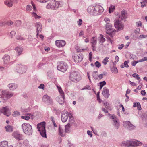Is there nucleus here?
Returning a JSON list of instances; mask_svg holds the SVG:
<instances>
[{"instance_id": "1", "label": "nucleus", "mask_w": 147, "mask_h": 147, "mask_svg": "<svg viewBox=\"0 0 147 147\" xmlns=\"http://www.w3.org/2000/svg\"><path fill=\"white\" fill-rule=\"evenodd\" d=\"M47 5L46 8L48 9L55 10L59 6L60 4L55 0H50Z\"/></svg>"}, {"instance_id": "2", "label": "nucleus", "mask_w": 147, "mask_h": 147, "mask_svg": "<svg viewBox=\"0 0 147 147\" xmlns=\"http://www.w3.org/2000/svg\"><path fill=\"white\" fill-rule=\"evenodd\" d=\"M37 128L41 135L43 137H46V132L45 129V123L44 122H41L37 125Z\"/></svg>"}, {"instance_id": "3", "label": "nucleus", "mask_w": 147, "mask_h": 147, "mask_svg": "<svg viewBox=\"0 0 147 147\" xmlns=\"http://www.w3.org/2000/svg\"><path fill=\"white\" fill-rule=\"evenodd\" d=\"M22 128L24 132L26 134L30 135L32 132L31 125L28 123H24L22 125Z\"/></svg>"}, {"instance_id": "4", "label": "nucleus", "mask_w": 147, "mask_h": 147, "mask_svg": "<svg viewBox=\"0 0 147 147\" xmlns=\"http://www.w3.org/2000/svg\"><path fill=\"white\" fill-rule=\"evenodd\" d=\"M69 78L72 81L75 82L79 81L81 79L80 74L78 72L75 71L71 72Z\"/></svg>"}, {"instance_id": "5", "label": "nucleus", "mask_w": 147, "mask_h": 147, "mask_svg": "<svg viewBox=\"0 0 147 147\" xmlns=\"http://www.w3.org/2000/svg\"><path fill=\"white\" fill-rule=\"evenodd\" d=\"M141 143L136 140H132L127 141L126 142H124L122 144L123 146H135L140 145Z\"/></svg>"}, {"instance_id": "6", "label": "nucleus", "mask_w": 147, "mask_h": 147, "mask_svg": "<svg viewBox=\"0 0 147 147\" xmlns=\"http://www.w3.org/2000/svg\"><path fill=\"white\" fill-rule=\"evenodd\" d=\"M114 26L115 28L117 29V31L121 30L123 29V24L119 20H116L115 21Z\"/></svg>"}, {"instance_id": "7", "label": "nucleus", "mask_w": 147, "mask_h": 147, "mask_svg": "<svg viewBox=\"0 0 147 147\" xmlns=\"http://www.w3.org/2000/svg\"><path fill=\"white\" fill-rule=\"evenodd\" d=\"M67 67L68 66L67 63L63 62H61L60 64L57 67L58 70L63 72L66 71Z\"/></svg>"}, {"instance_id": "8", "label": "nucleus", "mask_w": 147, "mask_h": 147, "mask_svg": "<svg viewBox=\"0 0 147 147\" xmlns=\"http://www.w3.org/2000/svg\"><path fill=\"white\" fill-rule=\"evenodd\" d=\"M97 39L96 37H93L91 39L90 43L92 47L93 50L95 51L96 48V45L97 43Z\"/></svg>"}, {"instance_id": "9", "label": "nucleus", "mask_w": 147, "mask_h": 147, "mask_svg": "<svg viewBox=\"0 0 147 147\" xmlns=\"http://www.w3.org/2000/svg\"><path fill=\"white\" fill-rule=\"evenodd\" d=\"M12 136L14 138L18 140H20L23 139V135L18 132H14L12 134Z\"/></svg>"}, {"instance_id": "10", "label": "nucleus", "mask_w": 147, "mask_h": 147, "mask_svg": "<svg viewBox=\"0 0 147 147\" xmlns=\"http://www.w3.org/2000/svg\"><path fill=\"white\" fill-rule=\"evenodd\" d=\"M123 125L124 127L127 128L130 130L134 129L135 128V127L131 124L129 121L124 122L123 123Z\"/></svg>"}, {"instance_id": "11", "label": "nucleus", "mask_w": 147, "mask_h": 147, "mask_svg": "<svg viewBox=\"0 0 147 147\" xmlns=\"http://www.w3.org/2000/svg\"><path fill=\"white\" fill-rule=\"evenodd\" d=\"M95 11L96 12V15L100 14L103 12L104 9L102 6L99 5H96L94 7Z\"/></svg>"}, {"instance_id": "12", "label": "nucleus", "mask_w": 147, "mask_h": 147, "mask_svg": "<svg viewBox=\"0 0 147 147\" xmlns=\"http://www.w3.org/2000/svg\"><path fill=\"white\" fill-rule=\"evenodd\" d=\"M42 99L43 101L45 102L48 103L49 104H52L53 103L52 99L47 95H44Z\"/></svg>"}, {"instance_id": "13", "label": "nucleus", "mask_w": 147, "mask_h": 147, "mask_svg": "<svg viewBox=\"0 0 147 147\" xmlns=\"http://www.w3.org/2000/svg\"><path fill=\"white\" fill-rule=\"evenodd\" d=\"M16 69L17 71L20 73H23L26 71V69L21 64H18L16 66Z\"/></svg>"}, {"instance_id": "14", "label": "nucleus", "mask_w": 147, "mask_h": 147, "mask_svg": "<svg viewBox=\"0 0 147 147\" xmlns=\"http://www.w3.org/2000/svg\"><path fill=\"white\" fill-rule=\"evenodd\" d=\"M3 59L4 61V63L5 65L9 64L10 61V57L8 55H5L3 57Z\"/></svg>"}, {"instance_id": "15", "label": "nucleus", "mask_w": 147, "mask_h": 147, "mask_svg": "<svg viewBox=\"0 0 147 147\" xmlns=\"http://www.w3.org/2000/svg\"><path fill=\"white\" fill-rule=\"evenodd\" d=\"M9 108L7 106L3 107L1 111L4 115L9 116L11 114V113L9 111Z\"/></svg>"}, {"instance_id": "16", "label": "nucleus", "mask_w": 147, "mask_h": 147, "mask_svg": "<svg viewBox=\"0 0 147 147\" xmlns=\"http://www.w3.org/2000/svg\"><path fill=\"white\" fill-rule=\"evenodd\" d=\"M87 11L90 14L94 15H96V12L95 11L94 7L90 6L87 9Z\"/></svg>"}, {"instance_id": "17", "label": "nucleus", "mask_w": 147, "mask_h": 147, "mask_svg": "<svg viewBox=\"0 0 147 147\" xmlns=\"http://www.w3.org/2000/svg\"><path fill=\"white\" fill-rule=\"evenodd\" d=\"M73 59L74 61L78 63L80 62L82 59L83 57L82 55L80 54L79 55H75L73 56Z\"/></svg>"}, {"instance_id": "18", "label": "nucleus", "mask_w": 147, "mask_h": 147, "mask_svg": "<svg viewBox=\"0 0 147 147\" xmlns=\"http://www.w3.org/2000/svg\"><path fill=\"white\" fill-rule=\"evenodd\" d=\"M66 44L65 42L63 40H57L56 41V45L57 46L59 47H61L65 45Z\"/></svg>"}, {"instance_id": "19", "label": "nucleus", "mask_w": 147, "mask_h": 147, "mask_svg": "<svg viewBox=\"0 0 147 147\" xmlns=\"http://www.w3.org/2000/svg\"><path fill=\"white\" fill-rule=\"evenodd\" d=\"M68 117V113L67 112H63L61 115V120L63 122H66Z\"/></svg>"}, {"instance_id": "20", "label": "nucleus", "mask_w": 147, "mask_h": 147, "mask_svg": "<svg viewBox=\"0 0 147 147\" xmlns=\"http://www.w3.org/2000/svg\"><path fill=\"white\" fill-rule=\"evenodd\" d=\"M64 96H59L57 98V100L59 104L63 105L65 102Z\"/></svg>"}, {"instance_id": "21", "label": "nucleus", "mask_w": 147, "mask_h": 147, "mask_svg": "<svg viewBox=\"0 0 147 147\" xmlns=\"http://www.w3.org/2000/svg\"><path fill=\"white\" fill-rule=\"evenodd\" d=\"M103 90L102 92L103 95L106 98H108L109 96V90L105 87L103 88Z\"/></svg>"}, {"instance_id": "22", "label": "nucleus", "mask_w": 147, "mask_h": 147, "mask_svg": "<svg viewBox=\"0 0 147 147\" xmlns=\"http://www.w3.org/2000/svg\"><path fill=\"white\" fill-rule=\"evenodd\" d=\"M36 27H37V34L36 36L37 37H38V36L39 35V33L41 32L42 29V25L41 23L40 22H37L36 23Z\"/></svg>"}, {"instance_id": "23", "label": "nucleus", "mask_w": 147, "mask_h": 147, "mask_svg": "<svg viewBox=\"0 0 147 147\" xmlns=\"http://www.w3.org/2000/svg\"><path fill=\"white\" fill-rule=\"evenodd\" d=\"M0 147H13L12 145H8V142L7 141H3L0 142Z\"/></svg>"}, {"instance_id": "24", "label": "nucleus", "mask_w": 147, "mask_h": 147, "mask_svg": "<svg viewBox=\"0 0 147 147\" xmlns=\"http://www.w3.org/2000/svg\"><path fill=\"white\" fill-rule=\"evenodd\" d=\"M112 119H113V121L115 123V126L117 128H118V127L119 126V121L118 119L115 117V116H113Z\"/></svg>"}, {"instance_id": "25", "label": "nucleus", "mask_w": 147, "mask_h": 147, "mask_svg": "<svg viewBox=\"0 0 147 147\" xmlns=\"http://www.w3.org/2000/svg\"><path fill=\"white\" fill-rule=\"evenodd\" d=\"M112 25L111 24H106L105 26V28L106 30V32L107 33L109 31L112 30Z\"/></svg>"}, {"instance_id": "26", "label": "nucleus", "mask_w": 147, "mask_h": 147, "mask_svg": "<svg viewBox=\"0 0 147 147\" xmlns=\"http://www.w3.org/2000/svg\"><path fill=\"white\" fill-rule=\"evenodd\" d=\"M127 12L123 10L121 12V15L120 17L122 19H124L126 18L127 17Z\"/></svg>"}, {"instance_id": "27", "label": "nucleus", "mask_w": 147, "mask_h": 147, "mask_svg": "<svg viewBox=\"0 0 147 147\" xmlns=\"http://www.w3.org/2000/svg\"><path fill=\"white\" fill-rule=\"evenodd\" d=\"M6 92L5 98L7 99H9L13 96V93L6 90Z\"/></svg>"}, {"instance_id": "28", "label": "nucleus", "mask_w": 147, "mask_h": 147, "mask_svg": "<svg viewBox=\"0 0 147 147\" xmlns=\"http://www.w3.org/2000/svg\"><path fill=\"white\" fill-rule=\"evenodd\" d=\"M6 131L7 132H11L13 131V127L12 126L8 125L5 127Z\"/></svg>"}, {"instance_id": "29", "label": "nucleus", "mask_w": 147, "mask_h": 147, "mask_svg": "<svg viewBox=\"0 0 147 147\" xmlns=\"http://www.w3.org/2000/svg\"><path fill=\"white\" fill-rule=\"evenodd\" d=\"M105 40V39L103 37V36L102 34H100L99 37H98V41L99 43L100 44L103 43Z\"/></svg>"}, {"instance_id": "30", "label": "nucleus", "mask_w": 147, "mask_h": 147, "mask_svg": "<svg viewBox=\"0 0 147 147\" xmlns=\"http://www.w3.org/2000/svg\"><path fill=\"white\" fill-rule=\"evenodd\" d=\"M116 32V30L115 29H112V30L108 32L107 34H109L111 36L113 37L115 35Z\"/></svg>"}, {"instance_id": "31", "label": "nucleus", "mask_w": 147, "mask_h": 147, "mask_svg": "<svg viewBox=\"0 0 147 147\" xmlns=\"http://www.w3.org/2000/svg\"><path fill=\"white\" fill-rule=\"evenodd\" d=\"M6 90H0V98L4 99L5 97Z\"/></svg>"}, {"instance_id": "32", "label": "nucleus", "mask_w": 147, "mask_h": 147, "mask_svg": "<svg viewBox=\"0 0 147 147\" xmlns=\"http://www.w3.org/2000/svg\"><path fill=\"white\" fill-rule=\"evenodd\" d=\"M9 86L10 90H13L17 88V86L15 84H9Z\"/></svg>"}, {"instance_id": "33", "label": "nucleus", "mask_w": 147, "mask_h": 147, "mask_svg": "<svg viewBox=\"0 0 147 147\" xmlns=\"http://www.w3.org/2000/svg\"><path fill=\"white\" fill-rule=\"evenodd\" d=\"M21 118L26 120L28 121L30 119V115L28 114H25L24 116H21Z\"/></svg>"}, {"instance_id": "34", "label": "nucleus", "mask_w": 147, "mask_h": 147, "mask_svg": "<svg viewBox=\"0 0 147 147\" xmlns=\"http://www.w3.org/2000/svg\"><path fill=\"white\" fill-rule=\"evenodd\" d=\"M15 50L18 55H20L22 52V47H17L15 48Z\"/></svg>"}, {"instance_id": "35", "label": "nucleus", "mask_w": 147, "mask_h": 147, "mask_svg": "<svg viewBox=\"0 0 147 147\" xmlns=\"http://www.w3.org/2000/svg\"><path fill=\"white\" fill-rule=\"evenodd\" d=\"M57 87L58 88V90L60 94L59 96H64V93L63 91L61 88V87L59 86L58 85H57Z\"/></svg>"}, {"instance_id": "36", "label": "nucleus", "mask_w": 147, "mask_h": 147, "mask_svg": "<svg viewBox=\"0 0 147 147\" xmlns=\"http://www.w3.org/2000/svg\"><path fill=\"white\" fill-rule=\"evenodd\" d=\"M32 17L35 18V19H39L41 18V17L37 15L36 12H33L32 13Z\"/></svg>"}, {"instance_id": "37", "label": "nucleus", "mask_w": 147, "mask_h": 147, "mask_svg": "<svg viewBox=\"0 0 147 147\" xmlns=\"http://www.w3.org/2000/svg\"><path fill=\"white\" fill-rule=\"evenodd\" d=\"M16 38L18 40H25V38L20 35H17L16 36Z\"/></svg>"}, {"instance_id": "38", "label": "nucleus", "mask_w": 147, "mask_h": 147, "mask_svg": "<svg viewBox=\"0 0 147 147\" xmlns=\"http://www.w3.org/2000/svg\"><path fill=\"white\" fill-rule=\"evenodd\" d=\"M115 9V6L113 5H111L109 9V13H111L113 12L114 11Z\"/></svg>"}, {"instance_id": "39", "label": "nucleus", "mask_w": 147, "mask_h": 147, "mask_svg": "<svg viewBox=\"0 0 147 147\" xmlns=\"http://www.w3.org/2000/svg\"><path fill=\"white\" fill-rule=\"evenodd\" d=\"M70 124L69 123L67 125H66L65 127V131L66 132H68L70 130Z\"/></svg>"}, {"instance_id": "40", "label": "nucleus", "mask_w": 147, "mask_h": 147, "mask_svg": "<svg viewBox=\"0 0 147 147\" xmlns=\"http://www.w3.org/2000/svg\"><path fill=\"white\" fill-rule=\"evenodd\" d=\"M109 58L107 57H106L105 58L103 61H102V63L105 65H106L107 62L109 61Z\"/></svg>"}, {"instance_id": "41", "label": "nucleus", "mask_w": 147, "mask_h": 147, "mask_svg": "<svg viewBox=\"0 0 147 147\" xmlns=\"http://www.w3.org/2000/svg\"><path fill=\"white\" fill-rule=\"evenodd\" d=\"M104 105L105 106V107L108 109H109L110 110H112V108L111 107L110 104L108 103L107 102H106L104 103Z\"/></svg>"}, {"instance_id": "42", "label": "nucleus", "mask_w": 147, "mask_h": 147, "mask_svg": "<svg viewBox=\"0 0 147 147\" xmlns=\"http://www.w3.org/2000/svg\"><path fill=\"white\" fill-rule=\"evenodd\" d=\"M112 72L114 74H117L118 73L117 69L115 67H113L111 69Z\"/></svg>"}, {"instance_id": "43", "label": "nucleus", "mask_w": 147, "mask_h": 147, "mask_svg": "<svg viewBox=\"0 0 147 147\" xmlns=\"http://www.w3.org/2000/svg\"><path fill=\"white\" fill-rule=\"evenodd\" d=\"M137 107L139 109V110H141V105L139 103H134V104L133 107Z\"/></svg>"}, {"instance_id": "44", "label": "nucleus", "mask_w": 147, "mask_h": 147, "mask_svg": "<svg viewBox=\"0 0 147 147\" xmlns=\"http://www.w3.org/2000/svg\"><path fill=\"white\" fill-rule=\"evenodd\" d=\"M141 0L142 1L141 2V7H143L146 5V4L147 2V0Z\"/></svg>"}, {"instance_id": "45", "label": "nucleus", "mask_w": 147, "mask_h": 147, "mask_svg": "<svg viewBox=\"0 0 147 147\" xmlns=\"http://www.w3.org/2000/svg\"><path fill=\"white\" fill-rule=\"evenodd\" d=\"M104 20L106 23V24H110V20L109 18L107 17H105L104 18Z\"/></svg>"}, {"instance_id": "46", "label": "nucleus", "mask_w": 147, "mask_h": 147, "mask_svg": "<svg viewBox=\"0 0 147 147\" xmlns=\"http://www.w3.org/2000/svg\"><path fill=\"white\" fill-rule=\"evenodd\" d=\"M106 84V83L105 81H103V82H100L99 83L100 86V89H101L102 88V87H103V86L104 85H105Z\"/></svg>"}, {"instance_id": "47", "label": "nucleus", "mask_w": 147, "mask_h": 147, "mask_svg": "<svg viewBox=\"0 0 147 147\" xmlns=\"http://www.w3.org/2000/svg\"><path fill=\"white\" fill-rule=\"evenodd\" d=\"M59 134L62 136H63V130L60 127H59Z\"/></svg>"}, {"instance_id": "48", "label": "nucleus", "mask_w": 147, "mask_h": 147, "mask_svg": "<svg viewBox=\"0 0 147 147\" xmlns=\"http://www.w3.org/2000/svg\"><path fill=\"white\" fill-rule=\"evenodd\" d=\"M32 9L31 6L30 5H28L26 6V10L28 11H30Z\"/></svg>"}, {"instance_id": "49", "label": "nucleus", "mask_w": 147, "mask_h": 147, "mask_svg": "<svg viewBox=\"0 0 147 147\" xmlns=\"http://www.w3.org/2000/svg\"><path fill=\"white\" fill-rule=\"evenodd\" d=\"M95 65L98 68L100 67L101 66V64L99 62L97 61L95 63Z\"/></svg>"}, {"instance_id": "50", "label": "nucleus", "mask_w": 147, "mask_h": 147, "mask_svg": "<svg viewBox=\"0 0 147 147\" xmlns=\"http://www.w3.org/2000/svg\"><path fill=\"white\" fill-rule=\"evenodd\" d=\"M20 115V113L18 111H14L13 115V116H16L19 115Z\"/></svg>"}, {"instance_id": "51", "label": "nucleus", "mask_w": 147, "mask_h": 147, "mask_svg": "<svg viewBox=\"0 0 147 147\" xmlns=\"http://www.w3.org/2000/svg\"><path fill=\"white\" fill-rule=\"evenodd\" d=\"M83 38L85 42L86 43H88L89 42V39L88 37L86 38L85 37L83 36Z\"/></svg>"}, {"instance_id": "52", "label": "nucleus", "mask_w": 147, "mask_h": 147, "mask_svg": "<svg viewBox=\"0 0 147 147\" xmlns=\"http://www.w3.org/2000/svg\"><path fill=\"white\" fill-rule=\"evenodd\" d=\"M133 77L135 78L138 80H139L140 79L139 76L136 73H134L132 75Z\"/></svg>"}, {"instance_id": "53", "label": "nucleus", "mask_w": 147, "mask_h": 147, "mask_svg": "<svg viewBox=\"0 0 147 147\" xmlns=\"http://www.w3.org/2000/svg\"><path fill=\"white\" fill-rule=\"evenodd\" d=\"M21 21L20 20H17L16 22V25L18 27L21 25Z\"/></svg>"}, {"instance_id": "54", "label": "nucleus", "mask_w": 147, "mask_h": 147, "mask_svg": "<svg viewBox=\"0 0 147 147\" xmlns=\"http://www.w3.org/2000/svg\"><path fill=\"white\" fill-rule=\"evenodd\" d=\"M74 119L73 117L71 116L70 117V120L69 121V123L70 124L71 123H72L74 122Z\"/></svg>"}, {"instance_id": "55", "label": "nucleus", "mask_w": 147, "mask_h": 147, "mask_svg": "<svg viewBox=\"0 0 147 147\" xmlns=\"http://www.w3.org/2000/svg\"><path fill=\"white\" fill-rule=\"evenodd\" d=\"M136 24L137 27H141L142 26V22L140 21H139L136 22Z\"/></svg>"}, {"instance_id": "56", "label": "nucleus", "mask_w": 147, "mask_h": 147, "mask_svg": "<svg viewBox=\"0 0 147 147\" xmlns=\"http://www.w3.org/2000/svg\"><path fill=\"white\" fill-rule=\"evenodd\" d=\"M140 62L139 60L138 61H134L133 62L131 63L132 65L133 66H135L138 63Z\"/></svg>"}, {"instance_id": "57", "label": "nucleus", "mask_w": 147, "mask_h": 147, "mask_svg": "<svg viewBox=\"0 0 147 147\" xmlns=\"http://www.w3.org/2000/svg\"><path fill=\"white\" fill-rule=\"evenodd\" d=\"M147 61V57H144L143 58L139 60V62H142L145 61Z\"/></svg>"}, {"instance_id": "58", "label": "nucleus", "mask_w": 147, "mask_h": 147, "mask_svg": "<svg viewBox=\"0 0 147 147\" xmlns=\"http://www.w3.org/2000/svg\"><path fill=\"white\" fill-rule=\"evenodd\" d=\"M129 62V61H125L124 62V66L126 68H128L129 67V65H128V63Z\"/></svg>"}, {"instance_id": "59", "label": "nucleus", "mask_w": 147, "mask_h": 147, "mask_svg": "<svg viewBox=\"0 0 147 147\" xmlns=\"http://www.w3.org/2000/svg\"><path fill=\"white\" fill-rule=\"evenodd\" d=\"M16 32L15 31H12L10 32V36H11V37H12L13 36H14L16 34Z\"/></svg>"}, {"instance_id": "60", "label": "nucleus", "mask_w": 147, "mask_h": 147, "mask_svg": "<svg viewBox=\"0 0 147 147\" xmlns=\"http://www.w3.org/2000/svg\"><path fill=\"white\" fill-rule=\"evenodd\" d=\"M147 37V35H141L138 37L139 39H142L143 38H145Z\"/></svg>"}, {"instance_id": "61", "label": "nucleus", "mask_w": 147, "mask_h": 147, "mask_svg": "<svg viewBox=\"0 0 147 147\" xmlns=\"http://www.w3.org/2000/svg\"><path fill=\"white\" fill-rule=\"evenodd\" d=\"M7 25L10 26L13 24V22L11 20H9L7 22Z\"/></svg>"}, {"instance_id": "62", "label": "nucleus", "mask_w": 147, "mask_h": 147, "mask_svg": "<svg viewBox=\"0 0 147 147\" xmlns=\"http://www.w3.org/2000/svg\"><path fill=\"white\" fill-rule=\"evenodd\" d=\"M37 1L41 3H45L49 1L50 0H36Z\"/></svg>"}, {"instance_id": "63", "label": "nucleus", "mask_w": 147, "mask_h": 147, "mask_svg": "<svg viewBox=\"0 0 147 147\" xmlns=\"http://www.w3.org/2000/svg\"><path fill=\"white\" fill-rule=\"evenodd\" d=\"M77 23L78 24V25L79 26H80L81 25L82 23V21L81 19H80L78 21Z\"/></svg>"}, {"instance_id": "64", "label": "nucleus", "mask_w": 147, "mask_h": 147, "mask_svg": "<svg viewBox=\"0 0 147 147\" xmlns=\"http://www.w3.org/2000/svg\"><path fill=\"white\" fill-rule=\"evenodd\" d=\"M32 6L33 7V10H34V12H36L37 11V9H36L35 5H34V4L32 3Z\"/></svg>"}]
</instances>
